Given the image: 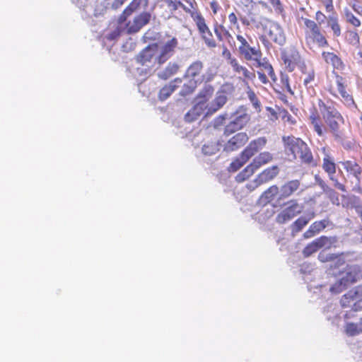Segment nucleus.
<instances>
[{"label":"nucleus","instance_id":"nucleus-1","mask_svg":"<svg viewBox=\"0 0 362 362\" xmlns=\"http://www.w3.org/2000/svg\"><path fill=\"white\" fill-rule=\"evenodd\" d=\"M318 106L323 119L334 139L338 142H341L344 139L343 131L340 129L344 122L343 117L330 101L325 103L322 100H319Z\"/></svg>","mask_w":362,"mask_h":362},{"label":"nucleus","instance_id":"nucleus-2","mask_svg":"<svg viewBox=\"0 0 362 362\" xmlns=\"http://www.w3.org/2000/svg\"><path fill=\"white\" fill-rule=\"evenodd\" d=\"M361 273L356 267H350L344 272L340 273L339 278L331 285L329 291L333 294H338L346 289L351 284L357 281Z\"/></svg>","mask_w":362,"mask_h":362},{"label":"nucleus","instance_id":"nucleus-3","mask_svg":"<svg viewBox=\"0 0 362 362\" xmlns=\"http://www.w3.org/2000/svg\"><path fill=\"white\" fill-rule=\"evenodd\" d=\"M273 160V155L269 152L264 151L260 153L256 156L252 162L247 165L243 171L240 173L236 176V180L238 182H243L250 175H252L255 170L259 169L262 165H265Z\"/></svg>","mask_w":362,"mask_h":362},{"label":"nucleus","instance_id":"nucleus-4","mask_svg":"<svg viewBox=\"0 0 362 362\" xmlns=\"http://www.w3.org/2000/svg\"><path fill=\"white\" fill-rule=\"evenodd\" d=\"M334 238L320 236L308 244L302 251L305 257H308L322 248L329 249L334 242Z\"/></svg>","mask_w":362,"mask_h":362},{"label":"nucleus","instance_id":"nucleus-5","mask_svg":"<svg viewBox=\"0 0 362 362\" xmlns=\"http://www.w3.org/2000/svg\"><path fill=\"white\" fill-rule=\"evenodd\" d=\"M287 204L288 206L276 217V221L279 224H284L291 221L303 211V206L298 204L296 200L292 199Z\"/></svg>","mask_w":362,"mask_h":362},{"label":"nucleus","instance_id":"nucleus-6","mask_svg":"<svg viewBox=\"0 0 362 362\" xmlns=\"http://www.w3.org/2000/svg\"><path fill=\"white\" fill-rule=\"evenodd\" d=\"M151 18V13L144 11L136 15L132 21L126 23V33L127 35L138 33L144 26L149 23Z\"/></svg>","mask_w":362,"mask_h":362},{"label":"nucleus","instance_id":"nucleus-7","mask_svg":"<svg viewBox=\"0 0 362 362\" xmlns=\"http://www.w3.org/2000/svg\"><path fill=\"white\" fill-rule=\"evenodd\" d=\"M237 40L240 43L238 51L245 59L251 61L261 59L262 52L259 48L250 47L247 41L242 35H238Z\"/></svg>","mask_w":362,"mask_h":362},{"label":"nucleus","instance_id":"nucleus-8","mask_svg":"<svg viewBox=\"0 0 362 362\" xmlns=\"http://www.w3.org/2000/svg\"><path fill=\"white\" fill-rule=\"evenodd\" d=\"M203 68V62L197 60L189 66L183 78L185 79L194 80L199 84L203 81H209L211 80L210 78H206L204 75L201 74Z\"/></svg>","mask_w":362,"mask_h":362},{"label":"nucleus","instance_id":"nucleus-9","mask_svg":"<svg viewBox=\"0 0 362 362\" xmlns=\"http://www.w3.org/2000/svg\"><path fill=\"white\" fill-rule=\"evenodd\" d=\"M283 141L285 144L286 152H290L296 158L306 144L300 139L294 136H284Z\"/></svg>","mask_w":362,"mask_h":362},{"label":"nucleus","instance_id":"nucleus-10","mask_svg":"<svg viewBox=\"0 0 362 362\" xmlns=\"http://www.w3.org/2000/svg\"><path fill=\"white\" fill-rule=\"evenodd\" d=\"M157 44L148 45L136 57V61L142 65L148 66L153 61L157 60Z\"/></svg>","mask_w":362,"mask_h":362},{"label":"nucleus","instance_id":"nucleus-11","mask_svg":"<svg viewBox=\"0 0 362 362\" xmlns=\"http://www.w3.org/2000/svg\"><path fill=\"white\" fill-rule=\"evenodd\" d=\"M322 168L328 174L329 179L334 182L335 187L342 192H345V186L341 184L334 176L336 173V164L327 155L323 158Z\"/></svg>","mask_w":362,"mask_h":362},{"label":"nucleus","instance_id":"nucleus-12","mask_svg":"<svg viewBox=\"0 0 362 362\" xmlns=\"http://www.w3.org/2000/svg\"><path fill=\"white\" fill-rule=\"evenodd\" d=\"M267 144V139L265 137H259L255 139L248 144V146L241 153L243 157V161H247L252 156L257 152L260 151Z\"/></svg>","mask_w":362,"mask_h":362},{"label":"nucleus","instance_id":"nucleus-13","mask_svg":"<svg viewBox=\"0 0 362 362\" xmlns=\"http://www.w3.org/2000/svg\"><path fill=\"white\" fill-rule=\"evenodd\" d=\"M177 44L178 41L177 38L173 37L162 46L160 54L157 56V61L159 64H164L173 55L175 48L177 47Z\"/></svg>","mask_w":362,"mask_h":362},{"label":"nucleus","instance_id":"nucleus-14","mask_svg":"<svg viewBox=\"0 0 362 362\" xmlns=\"http://www.w3.org/2000/svg\"><path fill=\"white\" fill-rule=\"evenodd\" d=\"M268 35L271 40L279 46L286 43V35L282 27L276 22H272L269 27Z\"/></svg>","mask_w":362,"mask_h":362},{"label":"nucleus","instance_id":"nucleus-15","mask_svg":"<svg viewBox=\"0 0 362 362\" xmlns=\"http://www.w3.org/2000/svg\"><path fill=\"white\" fill-rule=\"evenodd\" d=\"M248 136L245 132H240L230 138L227 143L225 144L223 150L226 152H232L238 150L245 145L247 141Z\"/></svg>","mask_w":362,"mask_h":362},{"label":"nucleus","instance_id":"nucleus-16","mask_svg":"<svg viewBox=\"0 0 362 362\" xmlns=\"http://www.w3.org/2000/svg\"><path fill=\"white\" fill-rule=\"evenodd\" d=\"M300 185L298 180H293L286 182L279 188V195L277 197V202L280 204L282 200L287 199L296 192Z\"/></svg>","mask_w":362,"mask_h":362},{"label":"nucleus","instance_id":"nucleus-17","mask_svg":"<svg viewBox=\"0 0 362 362\" xmlns=\"http://www.w3.org/2000/svg\"><path fill=\"white\" fill-rule=\"evenodd\" d=\"M227 100L226 92L222 89L218 90L216 94L214 100L206 107L207 109L206 115L214 114L221 109L226 103Z\"/></svg>","mask_w":362,"mask_h":362},{"label":"nucleus","instance_id":"nucleus-18","mask_svg":"<svg viewBox=\"0 0 362 362\" xmlns=\"http://www.w3.org/2000/svg\"><path fill=\"white\" fill-rule=\"evenodd\" d=\"M315 217V213L313 211L296 220L290 226L292 236L295 237Z\"/></svg>","mask_w":362,"mask_h":362},{"label":"nucleus","instance_id":"nucleus-19","mask_svg":"<svg viewBox=\"0 0 362 362\" xmlns=\"http://www.w3.org/2000/svg\"><path fill=\"white\" fill-rule=\"evenodd\" d=\"M329 224V219H323L321 221H315L313 223L309 228L303 233V236L305 239H310L319 234Z\"/></svg>","mask_w":362,"mask_h":362},{"label":"nucleus","instance_id":"nucleus-20","mask_svg":"<svg viewBox=\"0 0 362 362\" xmlns=\"http://www.w3.org/2000/svg\"><path fill=\"white\" fill-rule=\"evenodd\" d=\"M182 82L181 78H176L171 81L168 84L164 86L159 91L158 98L161 101L167 100L171 94L176 90L178 85Z\"/></svg>","mask_w":362,"mask_h":362},{"label":"nucleus","instance_id":"nucleus-21","mask_svg":"<svg viewBox=\"0 0 362 362\" xmlns=\"http://www.w3.org/2000/svg\"><path fill=\"white\" fill-rule=\"evenodd\" d=\"M279 188L276 185H272L269 187L267 190H265L260 197L259 198L258 203L260 205L265 206L267 204L270 203L275 197L279 195Z\"/></svg>","mask_w":362,"mask_h":362},{"label":"nucleus","instance_id":"nucleus-22","mask_svg":"<svg viewBox=\"0 0 362 362\" xmlns=\"http://www.w3.org/2000/svg\"><path fill=\"white\" fill-rule=\"evenodd\" d=\"M341 165L347 173L353 175L356 181H361L362 168L358 163L354 160H346L341 162Z\"/></svg>","mask_w":362,"mask_h":362},{"label":"nucleus","instance_id":"nucleus-23","mask_svg":"<svg viewBox=\"0 0 362 362\" xmlns=\"http://www.w3.org/2000/svg\"><path fill=\"white\" fill-rule=\"evenodd\" d=\"M180 66L177 63L170 62L165 69H161L157 72V76L160 79L164 81L168 80L176 74L178 72Z\"/></svg>","mask_w":362,"mask_h":362},{"label":"nucleus","instance_id":"nucleus-24","mask_svg":"<svg viewBox=\"0 0 362 362\" xmlns=\"http://www.w3.org/2000/svg\"><path fill=\"white\" fill-rule=\"evenodd\" d=\"M279 173V169L277 165H273L263 170L257 177L259 182L262 184L267 183L272 180Z\"/></svg>","mask_w":362,"mask_h":362},{"label":"nucleus","instance_id":"nucleus-25","mask_svg":"<svg viewBox=\"0 0 362 362\" xmlns=\"http://www.w3.org/2000/svg\"><path fill=\"white\" fill-rule=\"evenodd\" d=\"M357 292L350 291L349 292L344 295L340 300L341 306L344 308L351 306V305H349L350 300H354L355 298L357 296ZM361 301L354 303V304L351 305L352 309L354 310L355 311L360 310L361 308Z\"/></svg>","mask_w":362,"mask_h":362},{"label":"nucleus","instance_id":"nucleus-26","mask_svg":"<svg viewBox=\"0 0 362 362\" xmlns=\"http://www.w3.org/2000/svg\"><path fill=\"white\" fill-rule=\"evenodd\" d=\"M306 41L308 45L311 42H315L319 47H323L328 45V42L325 36L320 33V29L313 33H308L306 36Z\"/></svg>","mask_w":362,"mask_h":362},{"label":"nucleus","instance_id":"nucleus-27","mask_svg":"<svg viewBox=\"0 0 362 362\" xmlns=\"http://www.w3.org/2000/svg\"><path fill=\"white\" fill-rule=\"evenodd\" d=\"M221 146L217 141H208L203 145L202 151L204 156H213L219 151Z\"/></svg>","mask_w":362,"mask_h":362},{"label":"nucleus","instance_id":"nucleus-28","mask_svg":"<svg viewBox=\"0 0 362 362\" xmlns=\"http://www.w3.org/2000/svg\"><path fill=\"white\" fill-rule=\"evenodd\" d=\"M327 25L332 29L334 37L341 35V27L338 23L337 15L334 13L329 15L327 18Z\"/></svg>","mask_w":362,"mask_h":362},{"label":"nucleus","instance_id":"nucleus-29","mask_svg":"<svg viewBox=\"0 0 362 362\" xmlns=\"http://www.w3.org/2000/svg\"><path fill=\"white\" fill-rule=\"evenodd\" d=\"M322 58L324 60L328 63L331 64L334 68L339 69L342 66V62L341 59L334 54L332 52H323L322 54Z\"/></svg>","mask_w":362,"mask_h":362},{"label":"nucleus","instance_id":"nucleus-30","mask_svg":"<svg viewBox=\"0 0 362 362\" xmlns=\"http://www.w3.org/2000/svg\"><path fill=\"white\" fill-rule=\"evenodd\" d=\"M281 58L284 64L289 69V71H292L294 68V63H296L299 59V55L296 50H293L291 55L282 53Z\"/></svg>","mask_w":362,"mask_h":362},{"label":"nucleus","instance_id":"nucleus-31","mask_svg":"<svg viewBox=\"0 0 362 362\" xmlns=\"http://www.w3.org/2000/svg\"><path fill=\"white\" fill-rule=\"evenodd\" d=\"M198 84L199 83H197L196 81L188 79V81L182 86V89L180 91V95L185 97L192 94L195 90Z\"/></svg>","mask_w":362,"mask_h":362},{"label":"nucleus","instance_id":"nucleus-32","mask_svg":"<svg viewBox=\"0 0 362 362\" xmlns=\"http://www.w3.org/2000/svg\"><path fill=\"white\" fill-rule=\"evenodd\" d=\"M346 333L349 336H356L362 332V325L361 322L358 324L349 322L346 325Z\"/></svg>","mask_w":362,"mask_h":362},{"label":"nucleus","instance_id":"nucleus-33","mask_svg":"<svg viewBox=\"0 0 362 362\" xmlns=\"http://www.w3.org/2000/svg\"><path fill=\"white\" fill-rule=\"evenodd\" d=\"M250 117L246 113H239L236 112L233 115V119H232L234 123H235L236 126L240 129H242L249 121Z\"/></svg>","mask_w":362,"mask_h":362},{"label":"nucleus","instance_id":"nucleus-34","mask_svg":"<svg viewBox=\"0 0 362 362\" xmlns=\"http://www.w3.org/2000/svg\"><path fill=\"white\" fill-rule=\"evenodd\" d=\"M143 4L145 6L146 5V1L145 0H132L131 3L125 8V10L130 15H132V13L139 11Z\"/></svg>","mask_w":362,"mask_h":362},{"label":"nucleus","instance_id":"nucleus-35","mask_svg":"<svg viewBox=\"0 0 362 362\" xmlns=\"http://www.w3.org/2000/svg\"><path fill=\"white\" fill-rule=\"evenodd\" d=\"M194 20L196 22V25L201 35L210 31L209 27L206 25L205 23V19L203 18L202 15H197Z\"/></svg>","mask_w":362,"mask_h":362},{"label":"nucleus","instance_id":"nucleus-36","mask_svg":"<svg viewBox=\"0 0 362 362\" xmlns=\"http://www.w3.org/2000/svg\"><path fill=\"white\" fill-rule=\"evenodd\" d=\"M122 34H127L126 33V25L125 26L117 25L115 30H113L112 31H111L110 33H109L107 35L106 37L108 40L112 41V40H116L118 37H119Z\"/></svg>","mask_w":362,"mask_h":362},{"label":"nucleus","instance_id":"nucleus-37","mask_svg":"<svg viewBox=\"0 0 362 362\" xmlns=\"http://www.w3.org/2000/svg\"><path fill=\"white\" fill-rule=\"evenodd\" d=\"M326 250H322L318 255L317 258L321 262H332L338 259L337 255L327 252Z\"/></svg>","mask_w":362,"mask_h":362},{"label":"nucleus","instance_id":"nucleus-38","mask_svg":"<svg viewBox=\"0 0 362 362\" xmlns=\"http://www.w3.org/2000/svg\"><path fill=\"white\" fill-rule=\"evenodd\" d=\"M346 40L351 45L357 46L360 42V38L356 31L348 30L346 33Z\"/></svg>","mask_w":362,"mask_h":362},{"label":"nucleus","instance_id":"nucleus-39","mask_svg":"<svg viewBox=\"0 0 362 362\" xmlns=\"http://www.w3.org/2000/svg\"><path fill=\"white\" fill-rule=\"evenodd\" d=\"M298 157H299L303 162L307 163H311L313 160V155L307 144L304 146L303 149H302Z\"/></svg>","mask_w":362,"mask_h":362},{"label":"nucleus","instance_id":"nucleus-40","mask_svg":"<svg viewBox=\"0 0 362 362\" xmlns=\"http://www.w3.org/2000/svg\"><path fill=\"white\" fill-rule=\"evenodd\" d=\"M204 106V103H203L202 100H199V103L194 106L193 110L192 112H188L186 115H185V119L188 122H192L194 119H196L197 118L196 117H191V115H194L196 114L197 115H200V110L202 109V107Z\"/></svg>","mask_w":362,"mask_h":362},{"label":"nucleus","instance_id":"nucleus-41","mask_svg":"<svg viewBox=\"0 0 362 362\" xmlns=\"http://www.w3.org/2000/svg\"><path fill=\"white\" fill-rule=\"evenodd\" d=\"M337 87H338L337 88H338V90L340 93L341 95L344 98H345V100H346V102L349 105L354 104V101L353 98L346 92L343 84L341 83V80L338 79L337 81Z\"/></svg>","mask_w":362,"mask_h":362},{"label":"nucleus","instance_id":"nucleus-42","mask_svg":"<svg viewBox=\"0 0 362 362\" xmlns=\"http://www.w3.org/2000/svg\"><path fill=\"white\" fill-rule=\"evenodd\" d=\"M311 123L313 125L314 130L318 136H322L324 135V130L322 125L319 122V119L315 116H310Z\"/></svg>","mask_w":362,"mask_h":362},{"label":"nucleus","instance_id":"nucleus-43","mask_svg":"<svg viewBox=\"0 0 362 362\" xmlns=\"http://www.w3.org/2000/svg\"><path fill=\"white\" fill-rule=\"evenodd\" d=\"M345 17L347 22L351 23L355 27H359L361 25V21L358 18H356L351 11H345Z\"/></svg>","mask_w":362,"mask_h":362},{"label":"nucleus","instance_id":"nucleus-44","mask_svg":"<svg viewBox=\"0 0 362 362\" xmlns=\"http://www.w3.org/2000/svg\"><path fill=\"white\" fill-rule=\"evenodd\" d=\"M214 93V88L211 85H205L204 88L200 91L199 98H203L206 100L211 96Z\"/></svg>","mask_w":362,"mask_h":362},{"label":"nucleus","instance_id":"nucleus-45","mask_svg":"<svg viewBox=\"0 0 362 362\" xmlns=\"http://www.w3.org/2000/svg\"><path fill=\"white\" fill-rule=\"evenodd\" d=\"M203 40H204L206 45L211 48L216 47V43L215 40L213 39L212 33L211 31L206 33L202 35Z\"/></svg>","mask_w":362,"mask_h":362},{"label":"nucleus","instance_id":"nucleus-46","mask_svg":"<svg viewBox=\"0 0 362 362\" xmlns=\"http://www.w3.org/2000/svg\"><path fill=\"white\" fill-rule=\"evenodd\" d=\"M221 31H223L224 33V35L228 37H230L232 38V36L230 34V33L225 29V28L223 26V25H216L215 26L214 28V33L216 35V37H218V39L220 40V41H222L223 40V37H222V34H221Z\"/></svg>","mask_w":362,"mask_h":362},{"label":"nucleus","instance_id":"nucleus-47","mask_svg":"<svg viewBox=\"0 0 362 362\" xmlns=\"http://www.w3.org/2000/svg\"><path fill=\"white\" fill-rule=\"evenodd\" d=\"M246 162L247 161H243V157L240 155L239 158L230 163L229 169L230 170L235 172L241 168Z\"/></svg>","mask_w":362,"mask_h":362},{"label":"nucleus","instance_id":"nucleus-48","mask_svg":"<svg viewBox=\"0 0 362 362\" xmlns=\"http://www.w3.org/2000/svg\"><path fill=\"white\" fill-rule=\"evenodd\" d=\"M240 129L238 127L233 120H231L225 127L224 134L230 135Z\"/></svg>","mask_w":362,"mask_h":362},{"label":"nucleus","instance_id":"nucleus-49","mask_svg":"<svg viewBox=\"0 0 362 362\" xmlns=\"http://www.w3.org/2000/svg\"><path fill=\"white\" fill-rule=\"evenodd\" d=\"M303 74L305 75L304 79H303V84L308 87L309 85L314 81L315 79V71L314 70L311 69L307 73L303 72Z\"/></svg>","mask_w":362,"mask_h":362},{"label":"nucleus","instance_id":"nucleus-50","mask_svg":"<svg viewBox=\"0 0 362 362\" xmlns=\"http://www.w3.org/2000/svg\"><path fill=\"white\" fill-rule=\"evenodd\" d=\"M304 23L305 25L310 29V33H313L320 29L317 23L312 20L305 18Z\"/></svg>","mask_w":362,"mask_h":362},{"label":"nucleus","instance_id":"nucleus-51","mask_svg":"<svg viewBox=\"0 0 362 362\" xmlns=\"http://www.w3.org/2000/svg\"><path fill=\"white\" fill-rule=\"evenodd\" d=\"M240 2L245 8L244 11L250 14L255 4L253 0H240Z\"/></svg>","mask_w":362,"mask_h":362},{"label":"nucleus","instance_id":"nucleus-52","mask_svg":"<svg viewBox=\"0 0 362 362\" xmlns=\"http://www.w3.org/2000/svg\"><path fill=\"white\" fill-rule=\"evenodd\" d=\"M261 185H262V182H259V178L257 177L254 180L247 183L246 187L250 190V192H252Z\"/></svg>","mask_w":362,"mask_h":362},{"label":"nucleus","instance_id":"nucleus-53","mask_svg":"<svg viewBox=\"0 0 362 362\" xmlns=\"http://www.w3.org/2000/svg\"><path fill=\"white\" fill-rule=\"evenodd\" d=\"M131 15L127 12V11L124 9L123 12L120 14L118 18V25L121 26H125V21H127V18L130 16Z\"/></svg>","mask_w":362,"mask_h":362},{"label":"nucleus","instance_id":"nucleus-54","mask_svg":"<svg viewBox=\"0 0 362 362\" xmlns=\"http://www.w3.org/2000/svg\"><path fill=\"white\" fill-rule=\"evenodd\" d=\"M257 63V66L261 68V71H265L267 72L269 71V67H272V65L268 62H261L260 59H258L257 60H255Z\"/></svg>","mask_w":362,"mask_h":362},{"label":"nucleus","instance_id":"nucleus-55","mask_svg":"<svg viewBox=\"0 0 362 362\" xmlns=\"http://www.w3.org/2000/svg\"><path fill=\"white\" fill-rule=\"evenodd\" d=\"M324 193H325L329 197V198L332 200L333 203H334V199L338 200L337 193L331 187H329L328 189H326V191Z\"/></svg>","mask_w":362,"mask_h":362},{"label":"nucleus","instance_id":"nucleus-56","mask_svg":"<svg viewBox=\"0 0 362 362\" xmlns=\"http://www.w3.org/2000/svg\"><path fill=\"white\" fill-rule=\"evenodd\" d=\"M269 2L274 6L276 11H283L284 8L280 0H269Z\"/></svg>","mask_w":362,"mask_h":362},{"label":"nucleus","instance_id":"nucleus-57","mask_svg":"<svg viewBox=\"0 0 362 362\" xmlns=\"http://www.w3.org/2000/svg\"><path fill=\"white\" fill-rule=\"evenodd\" d=\"M230 64L233 67L235 71L237 72H241L242 69H243V68H244V66L240 65L238 63V61L235 59H231Z\"/></svg>","mask_w":362,"mask_h":362},{"label":"nucleus","instance_id":"nucleus-58","mask_svg":"<svg viewBox=\"0 0 362 362\" xmlns=\"http://www.w3.org/2000/svg\"><path fill=\"white\" fill-rule=\"evenodd\" d=\"M127 0H114L111 4V8L113 10L119 8Z\"/></svg>","mask_w":362,"mask_h":362},{"label":"nucleus","instance_id":"nucleus-59","mask_svg":"<svg viewBox=\"0 0 362 362\" xmlns=\"http://www.w3.org/2000/svg\"><path fill=\"white\" fill-rule=\"evenodd\" d=\"M72 2L80 8H85L87 6L88 0H72Z\"/></svg>","mask_w":362,"mask_h":362},{"label":"nucleus","instance_id":"nucleus-60","mask_svg":"<svg viewBox=\"0 0 362 362\" xmlns=\"http://www.w3.org/2000/svg\"><path fill=\"white\" fill-rule=\"evenodd\" d=\"M315 180L317 181V185L321 187L323 192L328 189L329 186L320 177H315Z\"/></svg>","mask_w":362,"mask_h":362},{"label":"nucleus","instance_id":"nucleus-61","mask_svg":"<svg viewBox=\"0 0 362 362\" xmlns=\"http://www.w3.org/2000/svg\"><path fill=\"white\" fill-rule=\"evenodd\" d=\"M241 72L243 73V76L247 78H252V77L255 76V74L250 71L247 69H246L245 67L243 68V69H242Z\"/></svg>","mask_w":362,"mask_h":362},{"label":"nucleus","instance_id":"nucleus-62","mask_svg":"<svg viewBox=\"0 0 362 362\" xmlns=\"http://www.w3.org/2000/svg\"><path fill=\"white\" fill-rule=\"evenodd\" d=\"M257 75L262 83H267L268 82L267 77L264 73L262 71H257Z\"/></svg>","mask_w":362,"mask_h":362},{"label":"nucleus","instance_id":"nucleus-63","mask_svg":"<svg viewBox=\"0 0 362 362\" xmlns=\"http://www.w3.org/2000/svg\"><path fill=\"white\" fill-rule=\"evenodd\" d=\"M356 182H357L353 187V191L362 194V187L361 186V184H360L361 181L359 182L358 181H356Z\"/></svg>","mask_w":362,"mask_h":362},{"label":"nucleus","instance_id":"nucleus-64","mask_svg":"<svg viewBox=\"0 0 362 362\" xmlns=\"http://www.w3.org/2000/svg\"><path fill=\"white\" fill-rule=\"evenodd\" d=\"M355 210H356V212L357 213V214L358 215V216L360 217L361 221L362 222V205L361 204L356 205L355 206Z\"/></svg>","mask_w":362,"mask_h":362}]
</instances>
